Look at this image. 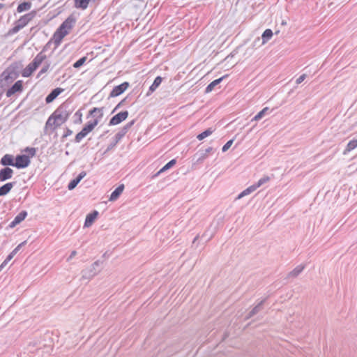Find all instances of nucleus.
Masks as SVG:
<instances>
[{"label": "nucleus", "instance_id": "1", "mask_svg": "<svg viewBox=\"0 0 357 357\" xmlns=\"http://www.w3.org/2000/svg\"><path fill=\"white\" fill-rule=\"evenodd\" d=\"M73 110L70 102L65 101L50 115L45 123V127L55 130L68 119Z\"/></svg>", "mask_w": 357, "mask_h": 357}, {"label": "nucleus", "instance_id": "2", "mask_svg": "<svg viewBox=\"0 0 357 357\" xmlns=\"http://www.w3.org/2000/svg\"><path fill=\"white\" fill-rule=\"evenodd\" d=\"M76 23V17L70 15L59 26L53 35L52 40L56 47H58L63 38L67 36Z\"/></svg>", "mask_w": 357, "mask_h": 357}, {"label": "nucleus", "instance_id": "3", "mask_svg": "<svg viewBox=\"0 0 357 357\" xmlns=\"http://www.w3.org/2000/svg\"><path fill=\"white\" fill-rule=\"evenodd\" d=\"M47 56L44 54V50L39 52L29 63V65L22 70V75L24 77H30L32 73L40 66V65L46 59Z\"/></svg>", "mask_w": 357, "mask_h": 357}, {"label": "nucleus", "instance_id": "4", "mask_svg": "<svg viewBox=\"0 0 357 357\" xmlns=\"http://www.w3.org/2000/svg\"><path fill=\"white\" fill-rule=\"evenodd\" d=\"M98 124V119H94L88 122V123L82 128V130L76 135L75 142L76 143L80 142V141L90 132H91Z\"/></svg>", "mask_w": 357, "mask_h": 357}, {"label": "nucleus", "instance_id": "5", "mask_svg": "<svg viewBox=\"0 0 357 357\" xmlns=\"http://www.w3.org/2000/svg\"><path fill=\"white\" fill-rule=\"evenodd\" d=\"M31 163L29 155H17L15 158V167L18 169H23L27 167Z\"/></svg>", "mask_w": 357, "mask_h": 357}, {"label": "nucleus", "instance_id": "6", "mask_svg": "<svg viewBox=\"0 0 357 357\" xmlns=\"http://www.w3.org/2000/svg\"><path fill=\"white\" fill-rule=\"evenodd\" d=\"M36 15V11L32 10L29 13H26L20 17L19 20H17L15 22L21 26L22 29H23L26 24L31 22Z\"/></svg>", "mask_w": 357, "mask_h": 357}, {"label": "nucleus", "instance_id": "7", "mask_svg": "<svg viewBox=\"0 0 357 357\" xmlns=\"http://www.w3.org/2000/svg\"><path fill=\"white\" fill-rule=\"evenodd\" d=\"M99 265V262L95 261L89 268L84 269L82 271V278L83 280H89L92 278L96 274V267Z\"/></svg>", "mask_w": 357, "mask_h": 357}, {"label": "nucleus", "instance_id": "8", "mask_svg": "<svg viewBox=\"0 0 357 357\" xmlns=\"http://www.w3.org/2000/svg\"><path fill=\"white\" fill-rule=\"evenodd\" d=\"M128 116V112L123 111L114 115L109 121V126H115L125 121Z\"/></svg>", "mask_w": 357, "mask_h": 357}, {"label": "nucleus", "instance_id": "9", "mask_svg": "<svg viewBox=\"0 0 357 357\" xmlns=\"http://www.w3.org/2000/svg\"><path fill=\"white\" fill-rule=\"evenodd\" d=\"M134 123L135 121L132 120L121 128V130L116 134L114 137L115 143H118L126 135V134Z\"/></svg>", "mask_w": 357, "mask_h": 357}, {"label": "nucleus", "instance_id": "10", "mask_svg": "<svg viewBox=\"0 0 357 357\" xmlns=\"http://www.w3.org/2000/svg\"><path fill=\"white\" fill-rule=\"evenodd\" d=\"M129 86V83L127 82H125L122 83L121 84H119L118 86H116L114 87L112 91L110 92L109 96L110 97H116L121 94H122Z\"/></svg>", "mask_w": 357, "mask_h": 357}, {"label": "nucleus", "instance_id": "11", "mask_svg": "<svg viewBox=\"0 0 357 357\" xmlns=\"http://www.w3.org/2000/svg\"><path fill=\"white\" fill-rule=\"evenodd\" d=\"M13 174V170L6 167L0 170V182L5 181L12 178Z\"/></svg>", "mask_w": 357, "mask_h": 357}, {"label": "nucleus", "instance_id": "12", "mask_svg": "<svg viewBox=\"0 0 357 357\" xmlns=\"http://www.w3.org/2000/svg\"><path fill=\"white\" fill-rule=\"evenodd\" d=\"M22 90V81H17L9 89L6 91V96L10 97L17 92Z\"/></svg>", "mask_w": 357, "mask_h": 357}, {"label": "nucleus", "instance_id": "13", "mask_svg": "<svg viewBox=\"0 0 357 357\" xmlns=\"http://www.w3.org/2000/svg\"><path fill=\"white\" fill-rule=\"evenodd\" d=\"M26 216L27 212L26 211H22L15 217L14 220L10 223L9 227L10 228L15 227L16 225L21 223Z\"/></svg>", "mask_w": 357, "mask_h": 357}, {"label": "nucleus", "instance_id": "14", "mask_svg": "<svg viewBox=\"0 0 357 357\" xmlns=\"http://www.w3.org/2000/svg\"><path fill=\"white\" fill-rule=\"evenodd\" d=\"M17 77V75L13 70H10L9 69L6 70L1 74L2 80H4L6 83H10L13 82Z\"/></svg>", "mask_w": 357, "mask_h": 357}, {"label": "nucleus", "instance_id": "15", "mask_svg": "<svg viewBox=\"0 0 357 357\" xmlns=\"http://www.w3.org/2000/svg\"><path fill=\"white\" fill-rule=\"evenodd\" d=\"M63 91V89L61 88H56L53 89L45 98V102L47 103L52 102Z\"/></svg>", "mask_w": 357, "mask_h": 357}, {"label": "nucleus", "instance_id": "16", "mask_svg": "<svg viewBox=\"0 0 357 357\" xmlns=\"http://www.w3.org/2000/svg\"><path fill=\"white\" fill-rule=\"evenodd\" d=\"M0 164L3 166L15 167V162L13 160V156L10 154L4 155L0 160Z\"/></svg>", "mask_w": 357, "mask_h": 357}, {"label": "nucleus", "instance_id": "17", "mask_svg": "<svg viewBox=\"0 0 357 357\" xmlns=\"http://www.w3.org/2000/svg\"><path fill=\"white\" fill-rule=\"evenodd\" d=\"M98 215V212L97 211H93L92 213H89L85 219L84 222V227H89L91 226L93 222H94L95 219Z\"/></svg>", "mask_w": 357, "mask_h": 357}, {"label": "nucleus", "instance_id": "18", "mask_svg": "<svg viewBox=\"0 0 357 357\" xmlns=\"http://www.w3.org/2000/svg\"><path fill=\"white\" fill-rule=\"evenodd\" d=\"M124 190V185L121 184L119 185L111 194L110 197L109 199V201L114 202L116 200L120 195L123 192Z\"/></svg>", "mask_w": 357, "mask_h": 357}, {"label": "nucleus", "instance_id": "19", "mask_svg": "<svg viewBox=\"0 0 357 357\" xmlns=\"http://www.w3.org/2000/svg\"><path fill=\"white\" fill-rule=\"evenodd\" d=\"M266 299L262 300L260 301L246 316L245 319H248L253 317L254 315L259 313L263 308L262 305L265 302Z\"/></svg>", "mask_w": 357, "mask_h": 357}, {"label": "nucleus", "instance_id": "20", "mask_svg": "<svg viewBox=\"0 0 357 357\" xmlns=\"http://www.w3.org/2000/svg\"><path fill=\"white\" fill-rule=\"evenodd\" d=\"M91 0H74V7L82 10H86Z\"/></svg>", "mask_w": 357, "mask_h": 357}, {"label": "nucleus", "instance_id": "21", "mask_svg": "<svg viewBox=\"0 0 357 357\" xmlns=\"http://www.w3.org/2000/svg\"><path fill=\"white\" fill-rule=\"evenodd\" d=\"M15 182H10V183H7L4 184L3 185H2L1 187H0V197L5 196L7 194H8L10 192V191L11 190V189L15 185Z\"/></svg>", "mask_w": 357, "mask_h": 357}, {"label": "nucleus", "instance_id": "22", "mask_svg": "<svg viewBox=\"0 0 357 357\" xmlns=\"http://www.w3.org/2000/svg\"><path fill=\"white\" fill-rule=\"evenodd\" d=\"M90 115L96 117L95 119H98V122L103 116V108L94 107L90 111Z\"/></svg>", "mask_w": 357, "mask_h": 357}, {"label": "nucleus", "instance_id": "23", "mask_svg": "<svg viewBox=\"0 0 357 357\" xmlns=\"http://www.w3.org/2000/svg\"><path fill=\"white\" fill-rule=\"evenodd\" d=\"M227 77V75H225V76H222V77L219 78V79H215L213 80V82H211L206 88V90H205V92L206 93H210L213 91V89H214V87L215 86H217L218 84H219L221 81L225 78Z\"/></svg>", "mask_w": 357, "mask_h": 357}, {"label": "nucleus", "instance_id": "24", "mask_svg": "<svg viewBox=\"0 0 357 357\" xmlns=\"http://www.w3.org/2000/svg\"><path fill=\"white\" fill-rule=\"evenodd\" d=\"M305 268V265L301 264L297 266L288 274V278H296L297 277Z\"/></svg>", "mask_w": 357, "mask_h": 357}, {"label": "nucleus", "instance_id": "25", "mask_svg": "<svg viewBox=\"0 0 357 357\" xmlns=\"http://www.w3.org/2000/svg\"><path fill=\"white\" fill-rule=\"evenodd\" d=\"M162 79L161 77H160V76L156 77L155 79H154L153 84L149 87V91L147 93V95H149L151 93H153L160 86V84L162 82Z\"/></svg>", "mask_w": 357, "mask_h": 357}, {"label": "nucleus", "instance_id": "26", "mask_svg": "<svg viewBox=\"0 0 357 357\" xmlns=\"http://www.w3.org/2000/svg\"><path fill=\"white\" fill-rule=\"evenodd\" d=\"M257 189V187L255 185V184H253V185H250V187H248V188H246L245 190H244L243 192H241L238 195L237 199H241L242 197L250 195V193H252Z\"/></svg>", "mask_w": 357, "mask_h": 357}, {"label": "nucleus", "instance_id": "27", "mask_svg": "<svg viewBox=\"0 0 357 357\" xmlns=\"http://www.w3.org/2000/svg\"><path fill=\"white\" fill-rule=\"evenodd\" d=\"M26 243V241H24L19 244L4 260V264H7Z\"/></svg>", "mask_w": 357, "mask_h": 357}, {"label": "nucleus", "instance_id": "28", "mask_svg": "<svg viewBox=\"0 0 357 357\" xmlns=\"http://www.w3.org/2000/svg\"><path fill=\"white\" fill-rule=\"evenodd\" d=\"M31 8V3L29 1H25L18 5L17 8V11L18 13H22L24 11L29 10Z\"/></svg>", "mask_w": 357, "mask_h": 357}, {"label": "nucleus", "instance_id": "29", "mask_svg": "<svg viewBox=\"0 0 357 357\" xmlns=\"http://www.w3.org/2000/svg\"><path fill=\"white\" fill-rule=\"evenodd\" d=\"M273 36V31L270 29H266L261 36L262 44H265Z\"/></svg>", "mask_w": 357, "mask_h": 357}, {"label": "nucleus", "instance_id": "30", "mask_svg": "<svg viewBox=\"0 0 357 357\" xmlns=\"http://www.w3.org/2000/svg\"><path fill=\"white\" fill-rule=\"evenodd\" d=\"M214 131H215V129H213L212 128H209L206 129L205 131H204L202 133L199 134L197 136V138L199 140H202L204 138L210 136Z\"/></svg>", "mask_w": 357, "mask_h": 357}, {"label": "nucleus", "instance_id": "31", "mask_svg": "<svg viewBox=\"0 0 357 357\" xmlns=\"http://www.w3.org/2000/svg\"><path fill=\"white\" fill-rule=\"evenodd\" d=\"M356 147H357V139H352V140L349 141V142L347 144V146L345 150L344 151L343 153L345 155L347 153L354 150Z\"/></svg>", "mask_w": 357, "mask_h": 357}, {"label": "nucleus", "instance_id": "32", "mask_svg": "<svg viewBox=\"0 0 357 357\" xmlns=\"http://www.w3.org/2000/svg\"><path fill=\"white\" fill-rule=\"evenodd\" d=\"M270 109L268 107H266L262 110H261L257 115L254 116V118L252 119V121H257L262 119L265 114L268 112Z\"/></svg>", "mask_w": 357, "mask_h": 357}, {"label": "nucleus", "instance_id": "33", "mask_svg": "<svg viewBox=\"0 0 357 357\" xmlns=\"http://www.w3.org/2000/svg\"><path fill=\"white\" fill-rule=\"evenodd\" d=\"M176 160L175 159H172V160H170L169 162H168L158 172L157 174L162 172H165L167 169H169V168H171L172 167H173L175 164H176Z\"/></svg>", "mask_w": 357, "mask_h": 357}, {"label": "nucleus", "instance_id": "34", "mask_svg": "<svg viewBox=\"0 0 357 357\" xmlns=\"http://www.w3.org/2000/svg\"><path fill=\"white\" fill-rule=\"evenodd\" d=\"M271 178L268 176H264L262 178H261L257 183L255 184V185L257 187V188H259L261 185H264V183L268 182L270 181Z\"/></svg>", "mask_w": 357, "mask_h": 357}, {"label": "nucleus", "instance_id": "35", "mask_svg": "<svg viewBox=\"0 0 357 357\" xmlns=\"http://www.w3.org/2000/svg\"><path fill=\"white\" fill-rule=\"evenodd\" d=\"M86 60V56H83V57L80 58L79 60H77L76 62L74 63L73 67L75 68H79L85 63Z\"/></svg>", "mask_w": 357, "mask_h": 357}, {"label": "nucleus", "instance_id": "36", "mask_svg": "<svg viewBox=\"0 0 357 357\" xmlns=\"http://www.w3.org/2000/svg\"><path fill=\"white\" fill-rule=\"evenodd\" d=\"M50 67V63H47L43 68L40 69L39 73H38L37 77H40L42 75L47 73Z\"/></svg>", "mask_w": 357, "mask_h": 357}, {"label": "nucleus", "instance_id": "37", "mask_svg": "<svg viewBox=\"0 0 357 357\" xmlns=\"http://www.w3.org/2000/svg\"><path fill=\"white\" fill-rule=\"evenodd\" d=\"M22 29L21 26L15 22V26L9 31V33L14 34Z\"/></svg>", "mask_w": 357, "mask_h": 357}, {"label": "nucleus", "instance_id": "38", "mask_svg": "<svg viewBox=\"0 0 357 357\" xmlns=\"http://www.w3.org/2000/svg\"><path fill=\"white\" fill-rule=\"evenodd\" d=\"M234 139L229 140L222 147V152H226L232 145Z\"/></svg>", "mask_w": 357, "mask_h": 357}, {"label": "nucleus", "instance_id": "39", "mask_svg": "<svg viewBox=\"0 0 357 357\" xmlns=\"http://www.w3.org/2000/svg\"><path fill=\"white\" fill-rule=\"evenodd\" d=\"M78 183L75 180V179H73L69 183H68V190H73L77 185Z\"/></svg>", "mask_w": 357, "mask_h": 357}, {"label": "nucleus", "instance_id": "40", "mask_svg": "<svg viewBox=\"0 0 357 357\" xmlns=\"http://www.w3.org/2000/svg\"><path fill=\"white\" fill-rule=\"evenodd\" d=\"M25 151L31 155V156H34L36 153V149L32 147H27Z\"/></svg>", "mask_w": 357, "mask_h": 357}, {"label": "nucleus", "instance_id": "41", "mask_svg": "<svg viewBox=\"0 0 357 357\" xmlns=\"http://www.w3.org/2000/svg\"><path fill=\"white\" fill-rule=\"evenodd\" d=\"M86 175V173L83 171L82 172L75 178H74L78 183Z\"/></svg>", "mask_w": 357, "mask_h": 357}, {"label": "nucleus", "instance_id": "42", "mask_svg": "<svg viewBox=\"0 0 357 357\" xmlns=\"http://www.w3.org/2000/svg\"><path fill=\"white\" fill-rule=\"evenodd\" d=\"M86 175V173L83 171L82 172L75 178H74L78 183Z\"/></svg>", "mask_w": 357, "mask_h": 357}, {"label": "nucleus", "instance_id": "43", "mask_svg": "<svg viewBox=\"0 0 357 357\" xmlns=\"http://www.w3.org/2000/svg\"><path fill=\"white\" fill-rule=\"evenodd\" d=\"M305 77H306V75H305V74H303V75H301V76H300V77L296 79V83L297 84H301L302 82H303V81H304V79H305Z\"/></svg>", "mask_w": 357, "mask_h": 357}, {"label": "nucleus", "instance_id": "44", "mask_svg": "<svg viewBox=\"0 0 357 357\" xmlns=\"http://www.w3.org/2000/svg\"><path fill=\"white\" fill-rule=\"evenodd\" d=\"M213 150V148L212 147H208L207 149H205V152L202 154V158H206L207 156H208V154L212 151Z\"/></svg>", "mask_w": 357, "mask_h": 357}, {"label": "nucleus", "instance_id": "45", "mask_svg": "<svg viewBox=\"0 0 357 357\" xmlns=\"http://www.w3.org/2000/svg\"><path fill=\"white\" fill-rule=\"evenodd\" d=\"M118 143H115V140L114 139V142H112L107 148L105 153L109 151L112 150Z\"/></svg>", "mask_w": 357, "mask_h": 357}, {"label": "nucleus", "instance_id": "46", "mask_svg": "<svg viewBox=\"0 0 357 357\" xmlns=\"http://www.w3.org/2000/svg\"><path fill=\"white\" fill-rule=\"evenodd\" d=\"M72 133H73V131H72L70 129H69V128H66V132H65V133H64V134H63V138H66V137H67L68 136L71 135H72Z\"/></svg>", "mask_w": 357, "mask_h": 357}, {"label": "nucleus", "instance_id": "47", "mask_svg": "<svg viewBox=\"0 0 357 357\" xmlns=\"http://www.w3.org/2000/svg\"><path fill=\"white\" fill-rule=\"evenodd\" d=\"M126 100V99H123L122 100L116 107L115 108L113 109L112 111V113H114L116 109H118L121 106V105L123 104V102Z\"/></svg>", "mask_w": 357, "mask_h": 357}, {"label": "nucleus", "instance_id": "48", "mask_svg": "<svg viewBox=\"0 0 357 357\" xmlns=\"http://www.w3.org/2000/svg\"><path fill=\"white\" fill-rule=\"evenodd\" d=\"M77 254V252L75 250L72 251L70 253L69 257L68 258L67 261H70L71 259H73Z\"/></svg>", "mask_w": 357, "mask_h": 357}, {"label": "nucleus", "instance_id": "49", "mask_svg": "<svg viewBox=\"0 0 357 357\" xmlns=\"http://www.w3.org/2000/svg\"><path fill=\"white\" fill-rule=\"evenodd\" d=\"M7 264H4V261L1 264L0 266V271H1V269L4 267V266H6Z\"/></svg>", "mask_w": 357, "mask_h": 357}, {"label": "nucleus", "instance_id": "50", "mask_svg": "<svg viewBox=\"0 0 357 357\" xmlns=\"http://www.w3.org/2000/svg\"><path fill=\"white\" fill-rule=\"evenodd\" d=\"M198 238H199V236H195V238H194V240H193L192 243H195V241L198 239Z\"/></svg>", "mask_w": 357, "mask_h": 357}, {"label": "nucleus", "instance_id": "51", "mask_svg": "<svg viewBox=\"0 0 357 357\" xmlns=\"http://www.w3.org/2000/svg\"><path fill=\"white\" fill-rule=\"evenodd\" d=\"M3 4L0 3V10H1V8H3Z\"/></svg>", "mask_w": 357, "mask_h": 357}, {"label": "nucleus", "instance_id": "52", "mask_svg": "<svg viewBox=\"0 0 357 357\" xmlns=\"http://www.w3.org/2000/svg\"><path fill=\"white\" fill-rule=\"evenodd\" d=\"M76 114H77V116H82V114H78V112H76Z\"/></svg>", "mask_w": 357, "mask_h": 357}, {"label": "nucleus", "instance_id": "53", "mask_svg": "<svg viewBox=\"0 0 357 357\" xmlns=\"http://www.w3.org/2000/svg\"><path fill=\"white\" fill-rule=\"evenodd\" d=\"M76 114H77V116H82V114H78V112H76Z\"/></svg>", "mask_w": 357, "mask_h": 357}, {"label": "nucleus", "instance_id": "54", "mask_svg": "<svg viewBox=\"0 0 357 357\" xmlns=\"http://www.w3.org/2000/svg\"><path fill=\"white\" fill-rule=\"evenodd\" d=\"M76 114H77V116H82V114H78V112H76Z\"/></svg>", "mask_w": 357, "mask_h": 357}]
</instances>
